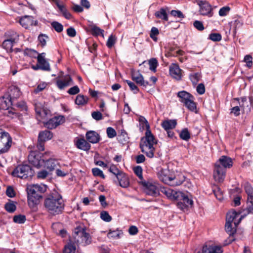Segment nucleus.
Listing matches in <instances>:
<instances>
[{
    "mask_svg": "<svg viewBox=\"0 0 253 253\" xmlns=\"http://www.w3.org/2000/svg\"><path fill=\"white\" fill-rule=\"evenodd\" d=\"M139 121L142 124H145L147 128L145 132V136L141 139L140 143L141 150L147 157L152 158L154 157L155 150L154 146L157 144V140L149 130L150 126L146 119L144 117L140 116Z\"/></svg>",
    "mask_w": 253,
    "mask_h": 253,
    "instance_id": "obj_1",
    "label": "nucleus"
},
{
    "mask_svg": "<svg viewBox=\"0 0 253 253\" xmlns=\"http://www.w3.org/2000/svg\"><path fill=\"white\" fill-rule=\"evenodd\" d=\"M46 210L52 215L62 213L64 209V203L62 196L57 192L48 195L44 201Z\"/></svg>",
    "mask_w": 253,
    "mask_h": 253,
    "instance_id": "obj_2",
    "label": "nucleus"
},
{
    "mask_svg": "<svg viewBox=\"0 0 253 253\" xmlns=\"http://www.w3.org/2000/svg\"><path fill=\"white\" fill-rule=\"evenodd\" d=\"M161 192L169 199L178 201L177 206L184 212L189 211L190 199L187 194L180 191H176L167 187L161 189Z\"/></svg>",
    "mask_w": 253,
    "mask_h": 253,
    "instance_id": "obj_3",
    "label": "nucleus"
},
{
    "mask_svg": "<svg viewBox=\"0 0 253 253\" xmlns=\"http://www.w3.org/2000/svg\"><path fill=\"white\" fill-rule=\"evenodd\" d=\"M49 154L50 152L43 154L38 151H32L28 156L29 162L36 168H40L44 164L46 156Z\"/></svg>",
    "mask_w": 253,
    "mask_h": 253,
    "instance_id": "obj_4",
    "label": "nucleus"
},
{
    "mask_svg": "<svg viewBox=\"0 0 253 253\" xmlns=\"http://www.w3.org/2000/svg\"><path fill=\"white\" fill-rule=\"evenodd\" d=\"M74 237L78 243L82 244L84 246L89 244L91 241L90 235L86 232L85 228L83 227L75 228Z\"/></svg>",
    "mask_w": 253,
    "mask_h": 253,
    "instance_id": "obj_5",
    "label": "nucleus"
},
{
    "mask_svg": "<svg viewBox=\"0 0 253 253\" xmlns=\"http://www.w3.org/2000/svg\"><path fill=\"white\" fill-rule=\"evenodd\" d=\"M13 176L21 178L31 177L34 174V171L28 165H20L16 167L12 172Z\"/></svg>",
    "mask_w": 253,
    "mask_h": 253,
    "instance_id": "obj_6",
    "label": "nucleus"
},
{
    "mask_svg": "<svg viewBox=\"0 0 253 253\" xmlns=\"http://www.w3.org/2000/svg\"><path fill=\"white\" fill-rule=\"evenodd\" d=\"M12 139L8 132L0 130V153L6 152L11 146Z\"/></svg>",
    "mask_w": 253,
    "mask_h": 253,
    "instance_id": "obj_7",
    "label": "nucleus"
},
{
    "mask_svg": "<svg viewBox=\"0 0 253 253\" xmlns=\"http://www.w3.org/2000/svg\"><path fill=\"white\" fill-rule=\"evenodd\" d=\"M192 1L199 6V12L201 15L210 17L212 16L211 6L207 1L200 0H192Z\"/></svg>",
    "mask_w": 253,
    "mask_h": 253,
    "instance_id": "obj_8",
    "label": "nucleus"
},
{
    "mask_svg": "<svg viewBox=\"0 0 253 253\" xmlns=\"http://www.w3.org/2000/svg\"><path fill=\"white\" fill-rule=\"evenodd\" d=\"M226 170L218 165L214 164L213 170V177L214 180L218 183H222L225 178Z\"/></svg>",
    "mask_w": 253,
    "mask_h": 253,
    "instance_id": "obj_9",
    "label": "nucleus"
},
{
    "mask_svg": "<svg viewBox=\"0 0 253 253\" xmlns=\"http://www.w3.org/2000/svg\"><path fill=\"white\" fill-rule=\"evenodd\" d=\"M142 185L144 187V191L147 195L155 196L158 194L159 189L156 183L144 181L142 182Z\"/></svg>",
    "mask_w": 253,
    "mask_h": 253,
    "instance_id": "obj_10",
    "label": "nucleus"
},
{
    "mask_svg": "<svg viewBox=\"0 0 253 253\" xmlns=\"http://www.w3.org/2000/svg\"><path fill=\"white\" fill-rule=\"evenodd\" d=\"M175 120H166L162 122L161 126L167 131L169 137L172 138L174 133L172 130L176 126Z\"/></svg>",
    "mask_w": 253,
    "mask_h": 253,
    "instance_id": "obj_11",
    "label": "nucleus"
},
{
    "mask_svg": "<svg viewBox=\"0 0 253 253\" xmlns=\"http://www.w3.org/2000/svg\"><path fill=\"white\" fill-rule=\"evenodd\" d=\"M65 122V118L63 116L54 117L46 122H43L45 127L48 129H53L62 124Z\"/></svg>",
    "mask_w": 253,
    "mask_h": 253,
    "instance_id": "obj_12",
    "label": "nucleus"
},
{
    "mask_svg": "<svg viewBox=\"0 0 253 253\" xmlns=\"http://www.w3.org/2000/svg\"><path fill=\"white\" fill-rule=\"evenodd\" d=\"M11 36L12 37L10 39L4 40L2 44L3 48L7 52L12 51L13 43L18 40L19 35L17 33L13 32Z\"/></svg>",
    "mask_w": 253,
    "mask_h": 253,
    "instance_id": "obj_13",
    "label": "nucleus"
},
{
    "mask_svg": "<svg viewBox=\"0 0 253 253\" xmlns=\"http://www.w3.org/2000/svg\"><path fill=\"white\" fill-rule=\"evenodd\" d=\"M131 76L132 80L138 85L143 86H146L149 85L148 82L144 80L142 75L139 71L132 70L131 71Z\"/></svg>",
    "mask_w": 253,
    "mask_h": 253,
    "instance_id": "obj_14",
    "label": "nucleus"
},
{
    "mask_svg": "<svg viewBox=\"0 0 253 253\" xmlns=\"http://www.w3.org/2000/svg\"><path fill=\"white\" fill-rule=\"evenodd\" d=\"M172 172L168 169H160L157 172L159 179L164 183L169 184Z\"/></svg>",
    "mask_w": 253,
    "mask_h": 253,
    "instance_id": "obj_15",
    "label": "nucleus"
},
{
    "mask_svg": "<svg viewBox=\"0 0 253 253\" xmlns=\"http://www.w3.org/2000/svg\"><path fill=\"white\" fill-rule=\"evenodd\" d=\"M51 153L50 152V154L46 156V160L42 166L50 171L55 169L59 165L57 160L51 158Z\"/></svg>",
    "mask_w": 253,
    "mask_h": 253,
    "instance_id": "obj_16",
    "label": "nucleus"
},
{
    "mask_svg": "<svg viewBox=\"0 0 253 253\" xmlns=\"http://www.w3.org/2000/svg\"><path fill=\"white\" fill-rule=\"evenodd\" d=\"M185 176L181 173H177L176 174L172 173L168 185L171 186H176L181 184L185 180Z\"/></svg>",
    "mask_w": 253,
    "mask_h": 253,
    "instance_id": "obj_17",
    "label": "nucleus"
},
{
    "mask_svg": "<svg viewBox=\"0 0 253 253\" xmlns=\"http://www.w3.org/2000/svg\"><path fill=\"white\" fill-rule=\"evenodd\" d=\"M46 190V187L44 185H41L39 184H35L29 186L27 188L28 195H40L44 193Z\"/></svg>",
    "mask_w": 253,
    "mask_h": 253,
    "instance_id": "obj_18",
    "label": "nucleus"
},
{
    "mask_svg": "<svg viewBox=\"0 0 253 253\" xmlns=\"http://www.w3.org/2000/svg\"><path fill=\"white\" fill-rule=\"evenodd\" d=\"M215 164L218 165L222 168H224V169L226 170L227 169H229L232 166L233 162L230 157L222 156Z\"/></svg>",
    "mask_w": 253,
    "mask_h": 253,
    "instance_id": "obj_19",
    "label": "nucleus"
},
{
    "mask_svg": "<svg viewBox=\"0 0 253 253\" xmlns=\"http://www.w3.org/2000/svg\"><path fill=\"white\" fill-rule=\"evenodd\" d=\"M169 74L174 79L179 80L181 78V70L176 64H172L169 67Z\"/></svg>",
    "mask_w": 253,
    "mask_h": 253,
    "instance_id": "obj_20",
    "label": "nucleus"
},
{
    "mask_svg": "<svg viewBox=\"0 0 253 253\" xmlns=\"http://www.w3.org/2000/svg\"><path fill=\"white\" fill-rule=\"evenodd\" d=\"M74 142L76 146L82 150L88 151L91 148L89 142L84 138H77Z\"/></svg>",
    "mask_w": 253,
    "mask_h": 253,
    "instance_id": "obj_21",
    "label": "nucleus"
},
{
    "mask_svg": "<svg viewBox=\"0 0 253 253\" xmlns=\"http://www.w3.org/2000/svg\"><path fill=\"white\" fill-rule=\"evenodd\" d=\"M223 251L221 247L219 246H203L201 251H198L196 253H222Z\"/></svg>",
    "mask_w": 253,
    "mask_h": 253,
    "instance_id": "obj_22",
    "label": "nucleus"
},
{
    "mask_svg": "<svg viewBox=\"0 0 253 253\" xmlns=\"http://www.w3.org/2000/svg\"><path fill=\"white\" fill-rule=\"evenodd\" d=\"M86 139L89 143L95 144L98 143L100 140V135L93 130H89L85 134Z\"/></svg>",
    "mask_w": 253,
    "mask_h": 253,
    "instance_id": "obj_23",
    "label": "nucleus"
},
{
    "mask_svg": "<svg viewBox=\"0 0 253 253\" xmlns=\"http://www.w3.org/2000/svg\"><path fill=\"white\" fill-rule=\"evenodd\" d=\"M12 105H14V101H12L7 95H5L0 98V109L7 110Z\"/></svg>",
    "mask_w": 253,
    "mask_h": 253,
    "instance_id": "obj_24",
    "label": "nucleus"
},
{
    "mask_svg": "<svg viewBox=\"0 0 253 253\" xmlns=\"http://www.w3.org/2000/svg\"><path fill=\"white\" fill-rule=\"evenodd\" d=\"M177 96L180 98V101L183 103L185 106L190 109V93L185 91H179Z\"/></svg>",
    "mask_w": 253,
    "mask_h": 253,
    "instance_id": "obj_25",
    "label": "nucleus"
},
{
    "mask_svg": "<svg viewBox=\"0 0 253 253\" xmlns=\"http://www.w3.org/2000/svg\"><path fill=\"white\" fill-rule=\"evenodd\" d=\"M242 220V217H240L237 222H234V223L226 222L225 228L226 231L230 236H233L236 232V227Z\"/></svg>",
    "mask_w": 253,
    "mask_h": 253,
    "instance_id": "obj_26",
    "label": "nucleus"
},
{
    "mask_svg": "<svg viewBox=\"0 0 253 253\" xmlns=\"http://www.w3.org/2000/svg\"><path fill=\"white\" fill-rule=\"evenodd\" d=\"M72 82V79L69 75L66 76L63 79H59L56 81V85L60 89H63L69 86Z\"/></svg>",
    "mask_w": 253,
    "mask_h": 253,
    "instance_id": "obj_27",
    "label": "nucleus"
},
{
    "mask_svg": "<svg viewBox=\"0 0 253 253\" xmlns=\"http://www.w3.org/2000/svg\"><path fill=\"white\" fill-rule=\"evenodd\" d=\"M120 186L123 188H127L129 185L128 178L124 172H121L117 177Z\"/></svg>",
    "mask_w": 253,
    "mask_h": 253,
    "instance_id": "obj_28",
    "label": "nucleus"
},
{
    "mask_svg": "<svg viewBox=\"0 0 253 253\" xmlns=\"http://www.w3.org/2000/svg\"><path fill=\"white\" fill-rule=\"evenodd\" d=\"M34 18L31 16H25L19 20V23L22 27L27 29L34 24Z\"/></svg>",
    "mask_w": 253,
    "mask_h": 253,
    "instance_id": "obj_29",
    "label": "nucleus"
},
{
    "mask_svg": "<svg viewBox=\"0 0 253 253\" xmlns=\"http://www.w3.org/2000/svg\"><path fill=\"white\" fill-rule=\"evenodd\" d=\"M7 95L14 101L15 99L17 98L20 96L21 92L18 87L15 86H12L9 88V94Z\"/></svg>",
    "mask_w": 253,
    "mask_h": 253,
    "instance_id": "obj_30",
    "label": "nucleus"
},
{
    "mask_svg": "<svg viewBox=\"0 0 253 253\" xmlns=\"http://www.w3.org/2000/svg\"><path fill=\"white\" fill-rule=\"evenodd\" d=\"M42 197L40 195H28V203L29 206L34 208L38 203L39 200Z\"/></svg>",
    "mask_w": 253,
    "mask_h": 253,
    "instance_id": "obj_31",
    "label": "nucleus"
},
{
    "mask_svg": "<svg viewBox=\"0 0 253 253\" xmlns=\"http://www.w3.org/2000/svg\"><path fill=\"white\" fill-rule=\"evenodd\" d=\"M52 137V133L50 131L46 130L39 133L38 140L41 141L45 142L51 139Z\"/></svg>",
    "mask_w": 253,
    "mask_h": 253,
    "instance_id": "obj_32",
    "label": "nucleus"
},
{
    "mask_svg": "<svg viewBox=\"0 0 253 253\" xmlns=\"http://www.w3.org/2000/svg\"><path fill=\"white\" fill-rule=\"evenodd\" d=\"M247 208L243 210V213L240 217H242V219L248 214H253V200H247Z\"/></svg>",
    "mask_w": 253,
    "mask_h": 253,
    "instance_id": "obj_33",
    "label": "nucleus"
},
{
    "mask_svg": "<svg viewBox=\"0 0 253 253\" xmlns=\"http://www.w3.org/2000/svg\"><path fill=\"white\" fill-rule=\"evenodd\" d=\"M88 97L82 94H79L76 96L75 102V104L79 106H84L86 105L88 101Z\"/></svg>",
    "mask_w": 253,
    "mask_h": 253,
    "instance_id": "obj_34",
    "label": "nucleus"
},
{
    "mask_svg": "<svg viewBox=\"0 0 253 253\" xmlns=\"http://www.w3.org/2000/svg\"><path fill=\"white\" fill-rule=\"evenodd\" d=\"M244 187L247 195V200H253V188L251 185L246 182L244 184Z\"/></svg>",
    "mask_w": 253,
    "mask_h": 253,
    "instance_id": "obj_35",
    "label": "nucleus"
},
{
    "mask_svg": "<svg viewBox=\"0 0 253 253\" xmlns=\"http://www.w3.org/2000/svg\"><path fill=\"white\" fill-rule=\"evenodd\" d=\"M37 61L40 66L41 69L44 71H49L50 66L45 58H37Z\"/></svg>",
    "mask_w": 253,
    "mask_h": 253,
    "instance_id": "obj_36",
    "label": "nucleus"
},
{
    "mask_svg": "<svg viewBox=\"0 0 253 253\" xmlns=\"http://www.w3.org/2000/svg\"><path fill=\"white\" fill-rule=\"evenodd\" d=\"M4 208L7 212L9 213H13L16 210V203L9 200L8 202L5 204Z\"/></svg>",
    "mask_w": 253,
    "mask_h": 253,
    "instance_id": "obj_37",
    "label": "nucleus"
},
{
    "mask_svg": "<svg viewBox=\"0 0 253 253\" xmlns=\"http://www.w3.org/2000/svg\"><path fill=\"white\" fill-rule=\"evenodd\" d=\"M239 215V214L236 211L228 212L226 215V222L234 223V222H236L235 221L236 218L238 217Z\"/></svg>",
    "mask_w": 253,
    "mask_h": 253,
    "instance_id": "obj_38",
    "label": "nucleus"
},
{
    "mask_svg": "<svg viewBox=\"0 0 253 253\" xmlns=\"http://www.w3.org/2000/svg\"><path fill=\"white\" fill-rule=\"evenodd\" d=\"M156 17L160 18L165 21L168 20V16L165 9L162 8L160 10L155 12V14Z\"/></svg>",
    "mask_w": 253,
    "mask_h": 253,
    "instance_id": "obj_39",
    "label": "nucleus"
},
{
    "mask_svg": "<svg viewBox=\"0 0 253 253\" xmlns=\"http://www.w3.org/2000/svg\"><path fill=\"white\" fill-rule=\"evenodd\" d=\"M123 232L121 230L118 229L116 230H110L109 232L107 234V237L109 238L119 239L121 237V236Z\"/></svg>",
    "mask_w": 253,
    "mask_h": 253,
    "instance_id": "obj_40",
    "label": "nucleus"
},
{
    "mask_svg": "<svg viewBox=\"0 0 253 253\" xmlns=\"http://www.w3.org/2000/svg\"><path fill=\"white\" fill-rule=\"evenodd\" d=\"M234 101H237L238 102L239 107L241 109V110L244 111L245 108V105H248V102L247 97H242L241 98H234Z\"/></svg>",
    "mask_w": 253,
    "mask_h": 253,
    "instance_id": "obj_41",
    "label": "nucleus"
},
{
    "mask_svg": "<svg viewBox=\"0 0 253 253\" xmlns=\"http://www.w3.org/2000/svg\"><path fill=\"white\" fill-rule=\"evenodd\" d=\"M212 192L217 199L219 201H221L223 199V193L219 187L215 186L214 187H213L212 189Z\"/></svg>",
    "mask_w": 253,
    "mask_h": 253,
    "instance_id": "obj_42",
    "label": "nucleus"
},
{
    "mask_svg": "<svg viewBox=\"0 0 253 253\" xmlns=\"http://www.w3.org/2000/svg\"><path fill=\"white\" fill-rule=\"evenodd\" d=\"M76 246L74 244L69 243L64 248L63 253H75Z\"/></svg>",
    "mask_w": 253,
    "mask_h": 253,
    "instance_id": "obj_43",
    "label": "nucleus"
},
{
    "mask_svg": "<svg viewBox=\"0 0 253 253\" xmlns=\"http://www.w3.org/2000/svg\"><path fill=\"white\" fill-rule=\"evenodd\" d=\"M118 138L119 141L122 144L126 143L129 139L126 132L125 131L121 132V134L118 135Z\"/></svg>",
    "mask_w": 253,
    "mask_h": 253,
    "instance_id": "obj_44",
    "label": "nucleus"
},
{
    "mask_svg": "<svg viewBox=\"0 0 253 253\" xmlns=\"http://www.w3.org/2000/svg\"><path fill=\"white\" fill-rule=\"evenodd\" d=\"M52 27L58 33H61L63 30V26L57 21H53L51 23Z\"/></svg>",
    "mask_w": 253,
    "mask_h": 253,
    "instance_id": "obj_45",
    "label": "nucleus"
},
{
    "mask_svg": "<svg viewBox=\"0 0 253 253\" xmlns=\"http://www.w3.org/2000/svg\"><path fill=\"white\" fill-rule=\"evenodd\" d=\"M26 216L24 215L19 214L13 217V221L15 223L22 224L25 222Z\"/></svg>",
    "mask_w": 253,
    "mask_h": 253,
    "instance_id": "obj_46",
    "label": "nucleus"
},
{
    "mask_svg": "<svg viewBox=\"0 0 253 253\" xmlns=\"http://www.w3.org/2000/svg\"><path fill=\"white\" fill-rule=\"evenodd\" d=\"M91 32L93 35L98 36L101 35L102 37L104 36V30L101 29L96 26H93L91 28Z\"/></svg>",
    "mask_w": 253,
    "mask_h": 253,
    "instance_id": "obj_47",
    "label": "nucleus"
},
{
    "mask_svg": "<svg viewBox=\"0 0 253 253\" xmlns=\"http://www.w3.org/2000/svg\"><path fill=\"white\" fill-rule=\"evenodd\" d=\"M179 136L181 139L187 141L190 138V133L187 128L183 129L180 132Z\"/></svg>",
    "mask_w": 253,
    "mask_h": 253,
    "instance_id": "obj_48",
    "label": "nucleus"
},
{
    "mask_svg": "<svg viewBox=\"0 0 253 253\" xmlns=\"http://www.w3.org/2000/svg\"><path fill=\"white\" fill-rule=\"evenodd\" d=\"M148 64L150 69L154 72H156L158 66L157 60L155 58H152L149 61Z\"/></svg>",
    "mask_w": 253,
    "mask_h": 253,
    "instance_id": "obj_49",
    "label": "nucleus"
},
{
    "mask_svg": "<svg viewBox=\"0 0 253 253\" xmlns=\"http://www.w3.org/2000/svg\"><path fill=\"white\" fill-rule=\"evenodd\" d=\"M116 39H117L115 36H114L113 35H110L106 43V45L108 46V47H112L116 42Z\"/></svg>",
    "mask_w": 253,
    "mask_h": 253,
    "instance_id": "obj_50",
    "label": "nucleus"
},
{
    "mask_svg": "<svg viewBox=\"0 0 253 253\" xmlns=\"http://www.w3.org/2000/svg\"><path fill=\"white\" fill-rule=\"evenodd\" d=\"M128 85L129 86L131 90L133 91L134 93H137L139 92V89L138 87L135 84L129 80H126Z\"/></svg>",
    "mask_w": 253,
    "mask_h": 253,
    "instance_id": "obj_51",
    "label": "nucleus"
},
{
    "mask_svg": "<svg viewBox=\"0 0 253 253\" xmlns=\"http://www.w3.org/2000/svg\"><path fill=\"white\" fill-rule=\"evenodd\" d=\"M158 29L156 27H153L152 28L150 34V37L154 41H157V38L156 36L159 34Z\"/></svg>",
    "mask_w": 253,
    "mask_h": 253,
    "instance_id": "obj_52",
    "label": "nucleus"
},
{
    "mask_svg": "<svg viewBox=\"0 0 253 253\" xmlns=\"http://www.w3.org/2000/svg\"><path fill=\"white\" fill-rule=\"evenodd\" d=\"M92 172L93 175L95 176H99L103 179H104L105 177L102 171L97 168L92 169Z\"/></svg>",
    "mask_w": 253,
    "mask_h": 253,
    "instance_id": "obj_53",
    "label": "nucleus"
},
{
    "mask_svg": "<svg viewBox=\"0 0 253 253\" xmlns=\"http://www.w3.org/2000/svg\"><path fill=\"white\" fill-rule=\"evenodd\" d=\"M109 171L112 173L113 174H114L116 178L118 177L119 174H121V172H122L123 171L121 170H120L116 166L113 165L110 166L109 169Z\"/></svg>",
    "mask_w": 253,
    "mask_h": 253,
    "instance_id": "obj_54",
    "label": "nucleus"
},
{
    "mask_svg": "<svg viewBox=\"0 0 253 253\" xmlns=\"http://www.w3.org/2000/svg\"><path fill=\"white\" fill-rule=\"evenodd\" d=\"M209 39L214 42H219L221 40V35L219 33H211Z\"/></svg>",
    "mask_w": 253,
    "mask_h": 253,
    "instance_id": "obj_55",
    "label": "nucleus"
},
{
    "mask_svg": "<svg viewBox=\"0 0 253 253\" xmlns=\"http://www.w3.org/2000/svg\"><path fill=\"white\" fill-rule=\"evenodd\" d=\"M192 77V82L193 85L197 84L201 78V75L200 73H196L194 75H191Z\"/></svg>",
    "mask_w": 253,
    "mask_h": 253,
    "instance_id": "obj_56",
    "label": "nucleus"
},
{
    "mask_svg": "<svg viewBox=\"0 0 253 253\" xmlns=\"http://www.w3.org/2000/svg\"><path fill=\"white\" fill-rule=\"evenodd\" d=\"M100 217L103 220L106 222H109L112 219L111 216L106 211H103L101 212Z\"/></svg>",
    "mask_w": 253,
    "mask_h": 253,
    "instance_id": "obj_57",
    "label": "nucleus"
},
{
    "mask_svg": "<svg viewBox=\"0 0 253 253\" xmlns=\"http://www.w3.org/2000/svg\"><path fill=\"white\" fill-rule=\"evenodd\" d=\"M230 10V7L228 6L221 8L219 11V15L220 16H225L228 14Z\"/></svg>",
    "mask_w": 253,
    "mask_h": 253,
    "instance_id": "obj_58",
    "label": "nucleus"
},
{
    "mask_svg": "<svg viewBox=\"0 0 253 253\" xmlns=\"http://www.w3.org/2000/svg\"><path fill=\"white\" fill-rule=\"evenodd\" d=\"M49 116H50V111L48 109L44 108L37 117H40L41 119L43 120L47 119Z\"/></svg>",
    "mask_w": 253,
    "mask_h": 253,
    "instance_id": "obj_59",
    "label": "nucleus"
},
{
    "mask_svg": "<svg viewBox=\"0 0 253 253\" xmlns=\"http://www.w3.org/2000/svg\"><path fill=\"white\" fill-rule=\"evenodd\" d=\"M14 106L17 107L20 111H24L27 110V106L24 101H20L16 103H14Z\"/></svg>",
    "mask_w": 253,
    "mask_h": 253,
    "instance_id": "obj_60",
    "label": "nucleus"
},
{
    "mask_svg": "<svg viewBox=\"0 0 253 253\" xmlns=\"http://www.w3.org/2000/svg\"><path fill=\"white\" fill-rule=\"evenodd\" d=\"M193 26L196 29L200 31L204 30L205 29L203 22L200 21H195L193 22Z\"/></svg>",
    "mask_w": 253,
    "mask_h": 253,
    "instance_id": "obj_61",
    "label": "nucleus"
},
{
    "mask_svg": "<svg viewBox=\"0 0 253 253\" xmlns=\"http://www.w3.org/2000/svg\"><path fill=\"white\" fill-rule=\"evenodd\" d=\"M135 174L140 179H143L142 169L140 166H137L133 169Z\"/></svg>",
    "mask_w": 253,
    "mask_h": 253,
    "instance_id": "obj_62",
    "label": "nucleus"
},
{
    "mask_svg": "<svg viewBox=\"0 0 253 253\" xmlns=\"http://www.w3.org/2000/svg\"><path fill=\"white\" fill-rule=\"evenodd\" d=\"M196 91L200 95H202L205 93V86L204 84L201 83L197 85L196 86Z\"/></svg>",
    "mask_w": 253,
    "mask_h": 253,
    "instance_id": "obj_63",
    "label": "nucleus"
},
{
    "mask_svg": "<svg viewBox=\"0 0 253 253\" xmlns=\"http://www.w3.org/2000/svg\"><path fill=\"white\" fill-rule=\"evenodd\" d=\"M107 134L108 137L110 138L114 137L117 135L115 130L111 127H109L107 128Z\"/></svg>",
    "mask_w": 253,
    "mask_h": 253,
    "instance_id": "obj_64",
    "label": "nucleus"
}]
</instances>
